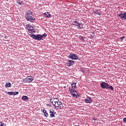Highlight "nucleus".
I'll return each mask as SVG.
<instances>
[{"label":"nucleus","instance_id":"obj_1","mask_svg":"<svg viewBox=\"0 0 126 126\" xmlns=\"http://www.w3.org/2000/svg\"><path fill=\"white\" fill-rule=\"evenodd\" d=\"M27 21L30 22H34L35 20V18L33 17V12L31 11H29L25 15Z\"/></svg>","mask_w":126,"mask_h":126},{"label":"nucleus","instance_id":"obj_2","mask_svg":"<svg viewBox=\"0 0 126 126\" xmlns=\"http://www.w3.org/2000/svg\"><path fill=\"white\" fill-rule=\"evenodd\" d=\"M100 85L103 89H110V90H114V88L112 86H110L105 82H102Z\"/></svg>","mask_w":126,"mask_h":126},{"label":"nucleus","instance_id":"obj_3","mask_svg":"<svg viewBox=\"0 0 126 126\" xmlns=\"http://www.w3.org/2000/svg\"><path fill=\"white\" fill-rule=\"evenodd\" d=\"M72 25H75V26H77L78 29H83V24L80 23L77 21H73Z\"/></svg>","mask_w":126,"mask_h":126},{"label":"nucleus","instance_id":"obj_4","mask_svg":"<svg viewBox=\"0 0 126 126\" xmlns=\"http://www.w3.org/2000/svg\"><path fill=\"white\" fill-rule=\"evenodd\" d=\"M54 106H55V108L56 109H62L63 108V103L62 102L60 101L59 100L56 102H55L54 104Z\"/></svg>","mask_w":126,"mask_h":126},{"label":"nucleus","instance_id":"obj_5","mask_svg":"<svg viewBox=\"0 0 126 126\" xmlns=\"http://www.w3.org/2000/svg\"><path fill=\"white\" fill-rule=\"evenodd\" d=\"M33 80H34V77H27L26 78L24 79L23 82H24V83H27L32 82Z\"/></svg>","mask_w":126,"mask_h":126},{"label":"nucleus","instance_id":"obj_6","mask_svg":"<svg viewBox=\"0 0 126 126\" xmlns=\"http://www.w3.org/2000/svg\"><path fill=\"white\" fill-rule=\"evenodd\" d=\"M32 37L34 39V40H42V35L41 34H32Z\"/></svg>","mask_w":126,"mask_h":126},{"label":"nucleus","instance_id":"obj_7","mask_svg":"<svg viewBox=\"0 0 126 126\" xmlns=\"http://www.w3.org/2000/svg\"><path fill=\"white\" fill-rule=\"evenodd\" d=\"M119 17L120 19H122V20H124L125 21L126 20V11L124 13H121L119 14Z\"/></svg>","mask_w":126,"mask_h":126},{"label":"nucleus","instance_id":"obj_8","mask_svg":"<svg viewBox=\"0 0 126 126\" xmlns=\"http://www.w3.org/2000/svg\"><path fill=\"white\" fill-rule=\"evenodd\" d=\"M69 91L70 92L71 94H72V96H73V97H74V98H77V95L75 94V93L77 94V93H76V90L73 89L69 88ZM75 92V93H74Z\"/></svg>","mask_w":126,"mask_h":126},{"label":"nucleus","instance_id":"obj_9","mask_svg":"<svg viewBox=\"0 0 126 126\" xmlns=\"http://www.w3.org/2000/svg\"><path fill=\"white\" fill-rule=\"evenodd\" d=\"M69 59L71 60H78V57L76 54H70L69 56Z\"/></svg>","mask_w":126,"mask_h":126},{"label":"nucleus","instance_id":"obj_10","mask_svg":"<svg viewBox=\"0 0 126 126\" xmlns=\"http://www.w3.org/2000/svg\"><path fill=\"white\" fill-rule=\"evenodd\" d=\"M43 15L44 16H45V17H46L47 18H50V17H52V15L49 12L44 13Z\"/></svg>","mask_w":126,"mask_h":126},{"label":"nucleus","instance_id":"obj_11","mask_svg":"<svg viewBox=\"0 0 126 126\" xmlns=\"http://www.w3.org/2000/svg\"><path fill=\"white\" fill-rule=\"evenodd\" d=\"M58 101H59V99L56 98H51L50 100V103H51L52 104H53V105L56 103Z\"/></svg>","mask_w":126,"mask_h":126},{"label":"nucleus","instance_id":"obj_12","mask_svg":"<svg viewBox=\"0 0 126 126\" xmlns=\"http://www.w3.org/2000/svg\"><path fill=\"white\" fill-rule=\"evenodd\" d=\"M85 102L86 103H92L93 102V100L92 99H91V97H89L85 99Z\"/></svg>","mask_w":126,"mask_h":126},{"label":"nucleus","instance_id":"obj_13","mask_svg":"<svg viewBox=\"0 0 126 126\" xmlns=\"http://www.w3.org/2000/svg\"><path fill=\"white\" fill-rule=\"evenodd\" d=\"M73 63H74V61L68 60L67 64L68 66H71L73 64Z\"/></svg>","mask_w":126,"mask_h":126},{"label":"nucleus","instance_id":"obj_14","mask_svg":"<svg viewBox=\"0 0 126 126\" xmlns=\"http://www.w3.org/2000/svg\"><path fill=\"white\" fill-rule=\"evenodd\" d=\"M28 31H29V33H33L35 32V30L34 29V28H31L30 29H28Z\"/></svg>","mask_w":126,"mask_h":126},{"label":"nucleus","instance_id":"obj_15","mask_svg":"<svg viewBox=\"0 0 126 126\" xmlns=\"http://www.w3.org/2000/svg\"><path fill=\"white\" fill-rule=\"evenodd\" d=\"M72 88L70 89H76V82H74L71 84Z\"/></svg>","mask_w":126,"mask_h":126},{"label":"nucleus","instance_id":"obj_16","mask_svg":"<svg viewBox=\"0 0 126 126\" xmlns=\"http://www.w3.org/2000/svg\"><path fill=\"white\" fill-rule=\"evenodd\" d=\"M50 117L51 118H54L55 117V115H56V112L54 111H50Z\"/></svg>","mask_w":126,"mask_h":126},{"label":"nucleus","instance_id":"obj_17","mask_svg":"<svg viewBox=\"0 0 126 126\" xmlns=\"http://www.w3.org/2000/svg\"><path fill=\"white\" fill-rule=\"evenodd\" d=\"M46 107L47 108V110L48 111H51L52 110V106L51 105V104H46Z\"/></svg>","mask_w":126,"mask_h":126},{"label":"nucleus","instance_id":"obj_18","mask_svg":"<svg viewBox=\"0 0 126 126\" xmlns=\"http://www.w3.org/2000/svg\"><path fill=\"white\" fill-rule=\"evenodd\" d=\"M22 100H23V101H27L28 100V96H26V95H24L22 97Z\"/></svg>","mask_w":126,"mask_h":126},{"label":"nucleus","instance_id":"obj_19","mask_svg":"<svg viewBox=\"0 0 126 126\" xmlns=\"http://www.w3.org/2000/svg\"><path fill=\"white\" fill-rule=\"evenodd\" d=\"M17 3H18V4H19V5H23L24 4L23 1L19 0H17Z\"/></svg>","mask_w":126,"mask_h":126},{"label":"nucleus","instance_id":"obj_20","mask_svg":"<svg viewBox=\"0 0 126 126\" xmlns=\"http://www.w3.org/2000/svg\"><path fill=\"white\" fill-rule=\"evenodd\" d=\"M5 86L7 88L11 87V84L10 83H5Z\"/></svg>","mask_w":126,"mask_h":126},{"label":"nucleus","instance_id":"obj_21","mask_svg":"<svg viewBox=\"0 0 126 126\" xmlns=\"http://www.w3.org/2000/svg\"><path fill=\"white\" fill-rule=\"evenodd\" d=\"M94 13H95V14H97V15H101V13L99 12V10H94Z\"/></svg>","mask_w":126,"mask_h":126},{"label":"nucleus","instance_id":"obj_22","mask_svg":"<svg viewBox=\"0 0 126 126\" xmlns=\"http://www.w3.org/2000/svg\"><path fill=\"white\" fill-rule=\"evenodd\" d=\"M43 113H44V116L46 117V118H47L48 116H49V114H48V113H47V111H43Z\"/></svg>","mask_w":126,"mask_h":126},{"label":"nucleus","instance_id":"obj_23","mask_svg":"<svg viewBox=\"0 0 126 126\" xmlns=\"http://www.w3.org/2000/svg\"><path fill=\"white\" fill-rule=\"evenodd\" d=\"M26 27L27 28L28 30V29H30V28H33V26H31V25H29V24L27 25Z\"/></svg>","mask_w":126,"mask_h":126},{"label":"nucleus","instance_id":"obj_24","mask_svg":"<svg viewBox=\"0 0 126 126\" xmlns=\"http://www.w3.org/2000/svg\"><path fill=\"white\" fill-rule=\"evenodd\" d=\"M19 93L18 92H13V95H18Z\"/></svg>","mask_w":126,"mask_h":126},{"label":"nucleus","instance_id":"obj_25","mask_svg":"<svg viewBox=\"0 0 126 126\" xmlns=\"http://www.w3.org/2000/svg\"><path fill=\"white\" fill-rule=\"evenodd\" d=\"M41 36H42V39L43 38H45V37H47V34H46V33H44L43 34L41 35Z\"/></svg>","mask_w":126,"mask_h":126},{"label":"nucleus","instance_id":"obj_26","mask_svg":"<svg viewBox=\"0 0 126 126\" xmlns=\"http://www.w3.org/2000/svg\"><path fill=\"white\" fill-rule=\"evenodd\" d=\"M7 93L9 95H13V92H8Z\"/></svg>","mask_w":126,"mask_h":126},{"label":"nucleus","instance_id":"obj_27","mask_svg":"<svg viewBox=\"0 0 126 126\" xmlns=\"http://www.w3.org/2000/svg\"><path fill=\"white\" fill-rule=\"evenodd\" d=\"M80 71H82V72H84V71H85L83 68H80Z\"/></svg>","mask_w":126,"mask_h":126},{"label":"nucleus","instance_id":"obj_28","mask_svg":"<svg viewBox=\"0 0 126 126\" xmlns=\"http://www.w3.org/2000/svg\"><path fill=\"white\" fill-rule=\"evenodd\" d=\"M125 38H126L125 36H122V37H120V40H124V39Z\"/></svg>","mask_w":126,"mask_h":126},{"label":"nucleus","instance_id":"obj_29","mask_svg":"<svg viewBox=\"0 0 126 126\" xmlns=\"http://www.w3.org/2000/svg\"><path fill=\"white\" fill-rule=\"evenodd\" d=\"M123 122L126 123V118H124L123 119Z\"/></svg>","mask_w":126,"mask_h":126},{"label":"nucleus","instance_id":"obj_30","mask_svg":"<svg viewBox=\"0 0 126 126\" xmlns=\"http://www.w3.org/2000/svg\"><path fill=\"white\" fill-rule=\"evenodd\" d=\"M0 126H3V124H2V123L0 122Z\"/></svg>","mask_w":126,"mask_h":126},{"label":"nucleus","instance_id":"obj_31","mask_svg":"<svg viewBox=\"0 0 126 126\" xmlns=\"http://www.w3.org/2000/svg\"><path fill=\"white\" fill-rule=\"evenodd\" d=\"M85 39V37H82V40H83V41H84V39Z\"/></svg>","mask_w":126,"mask_h":126},{"label":"nucleus","instance_id":"obj_32","mask_svg":"<svg viewBox=\"0 0 126 126\" xmlns=\"http://www.w3.org/2000/svg\"><path fill=\"white\" fill-rule=\"evenodd\" d=\"M43 110H45L44 108L41 109V111H43Z\"/></svg>","mask_w":126,"mask_h":126},{"label":"nucleus","instance_id":"obj_33","mask_svg":"<svg viewBox=\"0 0 126 126\" xmlns=\"http://www.w3.org/2000/svg\"><path fill=\"white\" fill-rule=\"evenodd\" d=\"M52 111H53V108H52Z\"/></svg>","mask_w":126,"mask_h":126},{"label":"nucleus","instance_id":"obj_34","mask_svg":"<svg viewBox=\"0 0 126 126\" xmlns=\"http://www.w3.org/2000/svg\"><path fill=\"white\" fill-rule=\"evenodd\" d=\"M78 97H79V95H78Z\"/></svg>","mask_w":126,"mask_h":126}]
</instances>
